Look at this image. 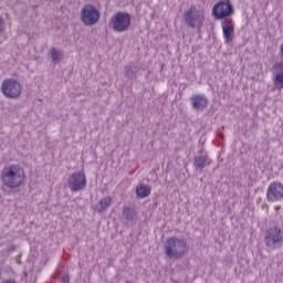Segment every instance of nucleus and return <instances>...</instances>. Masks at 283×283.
<instances>
[{
  "instance_id": "1",
  "label": "nucleus",
  "mask_w": 283,
  "mask_h": 283,
  "mask_svg": "<svg viewBox=\"0 0 283 283\" xmlns=\"http://www.w3.org/2000/svg\"><path fill=\"white\" fill-rule=\"evenodd\" d=\"M0 179L2 185L7 188L15 189L23 184L25 179V172L24 169L19 165L10 164L2 168Z\"/></svg>"
},
{
  "instance_id": "2",
  "label": "nucleus",
  "mask_w": 283,
  "mask_h": 283,
  "mask_svg": "<svg viewBox=\"0 0 283 283\" xmlns=\"http://www.w3.org/2000/svg\"><path fill=\"white\" fill-rule=\"evenodd\" d=\"M189 248L184 238L172 235L166 240L165 254L169 260H182L187 255Z\"/></svg>"
},
{
  "instance_id": "3",
  "label": "nucleus",
  "mask_w": 283,
  "mask_h": 283,
  "mask_svg": "<svg viewBox=\"0 0 283 283\" xmlns=\"http://www.w3.org/2000/svg\"><path fill=\"white\" fill-rule=\"evenodd\" d=\"M108 25L114 32H126L132 25V15L128 12L119 11L111 18Z\"/></svg>"
},
{
  "instance_id": "4",
  "label": "nucleus",
  "mask_w": 283,
  "mask_h": 283,
  "mask_svg": "<svg viewBox=\"0 0 283 283\" xmlns=\"http://www.w3.org/2000/svg\"><path fill=\"white\" fill-rule=\"evenodd\" d=\"M184 19L189 28L200 29L205 22V10L197 7H191L185 12Z\"/></svg>"
},
{
  "instance_id": "5",
  "label": "nucleus",
  "mask_w": 283,
  "mask_h": 283,
  "mask_svg": "<svg viewBox=\"0 0 283 283\" xmlns=\"http://www.w3.org/2000/svg\"><path fill=\"white\" fill-rule=\"evenodd\" d=\"M264 242L273 251L283 244V229L280 226H272L265 232Z\"/></svg>"
},
{
  "instance_id": "6",
  "label": "nucleus",
  "mask_w": 283,
  "mask_h": 283,
  "mask_svg": "<svg viewBox=\"0 0 283 283\" xmlns=\"http://www.w3.org/2000/svg\"><path fill=\"white\" fill-rule=\"evenodd\" d=\"M0 90L4 97L10 99H17L21 95V85L14 78H6L1 83Z\"/></svg>"
},
{
  "instance_id": "7",
  "label": "nucleus",
  "mask_w": 283,
  "mask_h": 283,
  "mask_svg": "<svg viewBox=\"0 0 283 283\" xmlns=\"http://www.w3.org/2000/svg\"><path fill=\"white\" fill-rule=\"evenodd\" d=\"M81 21L86 27L95 25L101 18L99 11L92 4H85L80 12Z\"/></svg>"
},
{
  "instance_id": "8",
  "label": "nucleus",
  "mask_w": 283,
  "mask_h": 283,
  "mask_svg": "<svg viewBox=\"0 0 283 283\" xmlns=\"http://www.w3.org/2000/svg\"><path fill=\"white\" fill-rule=\"evenodd\" d=\"M234 13V9L230 0L217 2L212 8V15L216 20L226 19Z\"/></svg>"
},
{
  "instance_id": "9",
  "label": "nucleus",
  "mask_w": 283,
  "mask_h": 283,
  "mask_svg": "<svg viewBox=\"0 0 283 283\" xmlns=\"http://www.w3.org/2000/svg\"><path fill=\"white\" fill-rule=\"evenodd\" d=\"M67 186L72 192L83 190L86 187V176L84 171L73 172L67 180Z\"/></svg>"
},
{
  "instance_id": "10",
  "label": "nucleus",
  "mask_w": 283,
  "mask_h": 283,
  "mask_svg": "<svg viewBox=\"0 0 283 283\" xmlns=\"http://www.w3.org/2000/svg\"><path fill=\"white\" fill-rule=\"evenodd\" d=\"M283 199V184L273 181L266 189V200L269 202H276Z\"/></svg>"
},
{
  "instance_id": "11",
  "label": "nucleus",
  "mask_w": 283,
  "mask_h": 283,
  "mask_svg": "<svg viewBox=\"0 0 283 283\" xmlns=\"http://www.w3.org/2000/svg\"><path fill=\"white\" fill-rule=\"evenodd\" d=\"M191 105L193 109L201 112L206 109L209 105L208 98L203 94H197L190 97Z\"/></svg>"
},
{
  "instance_id": "12",
  "label": "nucleus",
  "mask_w": 283,
  "mask_h": 283,
  "mask_svg": "<svg viewBox=\"0 0 283 283\" xmlns=\"http://www.w3.org/2000/svg\"><path fill=\"white\" fill-rule=\"evenodd\" d=\"M221 25L226 42H231L234 39V24L232 20H224L221 22Z\"/></svg>"
},
{
  "instance_id": "13",
  "label": "nucleus",
  "mask_w": 283,
  "mask_h": 283,
  "mask_svg": "<svg viewBox=\"0 0 283 283\" xmlns=\"http://www.w3.org/2000/svg\"><path fill=\"white\" fill-rule=\"evenodd\" d=\"M273 72V83L280 90L283 88V62L276 63Z\"/></svg>"
},
{
  "instance_id": "14",
  "label": "nucleus",
  "mask_w": 283,
  "mask_h": 283,
  "mask_svg": "<svg viewBox=\"0 0 283 283\" xmlns=\"http://www.w3.org/2000/svg\"><path fill=\"white\" fill-rule=\"evenodd\" d=\"M112 203V198L111 197H104L102 200L95 206L94 210L96 213H104L106 209H109Z\"/></svg>"
},
{
  "instance_id": "15",
  "label": "nucleus",
  "mask_w": 283,
  "mask_h": 283,
  "mask_svg": "<svg viewBox=\"0 0 283 283\" xmlns=\"http://www.w3.org/2000/svg\"><path fill=\"white\" fill-rule=\"evenodd\" d=\"M211 160L208 156H197L195 157L193 165L196 169L202 170L205 167L209 166Z\"/></svg>"
},
{
  "instance_id": "16",
  "label": "nucleus",
  "mask_w": 283,
  "mask_h": 283,
  "mask_svg": "<svg viewBox=\"0 0 283 283\" xmlns=\"http://www.w3.org/2000/svg\"><path fill=\"white\" fill-rule=\"evenodd\" d=\"M151 192V188L148 185L140 184L136 187V196L139 199H144L148 197Z\"/></svg>"
},
{
  "instance_id": "17",
  "label": "nucleus",
  "mask_w": 283,
  "mask_h": 283,
  "mask_svg": "<svg viewBox=\"0 0 283 283\" xmlns=\"http://www.w3.org/2000/svg\"><path fill=\"white\" fill-rule=\"evenodd\" d=\"M135 216H136V212L133 208H129V207L123 208V220L124 222H127V224L129 222H133Z\"/></svg>"
},
{
  "instance_id": "18",
  "label": "nucleus",
  "mask_w": 283,
  "mask_h": 283,
  "mask_svg": "<svg viewBox=\"0 0 283 283\" xmlns=\"http://www.w3.org/2000/svg\"><path fill=\"white\" fill-rule=\"evenodd\" d=\"M50 54H51L52 62L55 64L62 59V55H63V53L57 49H52L50 51Z\"/></svg>"
},
{
  "instance_id": "19",
  "label": "nucleus",
  "mask_w": 283,
  "mask_h": 283,
  "mask_svg": "<svg viewBox=\"0 0 283 283\" xmlns=\"http://www.w3.org/2000/svg\"><path fill=\"white\" fill-rule=\"evenodd\" d=\"M3 33H6V20L0 17V36L3 35Z\"/></svg>"
},
{
  "instance_id": "20",
  "label": "nucleus",
  "mask_w": 283,
  "mask_h": 283,
  "mask_svg": "<svg viewBox=\"0 0 283 283\" xmlns=\"http://www.w3.org/2000/svg\"><path fill=\"white\" fill-rule=\"evenodd\" d=\"M125 73H126L127 77H129V78H133V77L136 75V73L133 72L130 65H128V66L125 67Z\"/></svg>"
},
{
  "instance_id": "21",
  "label": "nucleus",
  "mask_w": 283,
  "mask_h": 283,
  "mask_svg": "<svg viewBox=\"0 0 283 283\" xmlns=\"http://www.w3.org/2000/svg\"><path fill=\"white\" fill-rule=\"evenodd\" d=\"M62 282L63 283H69L70 282V277L67 275L63 276Z\"/></svg>"
},
{
  "instance_id": "22",
  "label": "nucleus",
  "mask_w": 283,
  "mask_h": 283,
  "mask_svg": "<svg viewBox=\"0 0 283 283\" xmlns=\"http://www.w3.org/2000/svg\"><path fill=\"white\" fill-rule=\"evenodd\" d=\"M274 209L276 211V216H279V211H281V206H275Z\"/></svg>"
},
{
  "instance_id": "23",
  "label": "nucleus",
  "mask_w": 283,
  "mask_h": 283,
  "mask_svg": "<svg viewBox=\"0 0 283 283\" xmlns=\"http://www.w3.org/2000/svg\"><path fill=\"white\" fill-rule=\"evenodd\" d=\"M280 54H281V56L283 57V42H282V44L280 45Z\"/></svg>"
}]
</instances>
